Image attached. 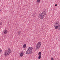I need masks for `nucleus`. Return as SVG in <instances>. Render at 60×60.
<instances>
[{"mask_svg":"<svg viewBox=\"0 0 60 60\" xmlns=\"http://www.w3.org/2000/svg\"><path fill=\"white\" fill-rule=\"evenodd\" d=\"M59 25L60 23L59 22V21H57L55 22L54 24V26L55 29H58V30H60V27L58 26H59Z\"/></svg>","mask_w":60,"mask_h":60,"instance_id":"f257e3e1","label":"nucleus"},{"mask_svg":"<svg viewBox=\"0 0 60 60\" xmlns=\"http://www.w3.org/2000/svg\"><path fill=\"white\" fill-rule=\"evenodd\" d=\"M32 49L33 48L32 47H29L26 52V54H32L33 53V52L32 51Z\"/></svg>","mask_w":60,"mask_h":60,"instance_id":"f03ea898","label":"nucleus"},{"mask_svg":"<svg viewBox=\"0 0 60 60\" xmlns=\"http://www.w3.org/2000/svg\"><path fill=\"white\" fill-rule=\"evenodd\" d=\"M46 11H44V12H42L40 15H39L38 17H39L40 19H42L46 15Z\"/></svg>","mask_w":60,"mask_h":60,"instance_id":"7ed1b4c3","label":"nucleus"},{"mask_svg":"<svg viewBox=\"0 0 60 60\" xmlns=\"http://www.w3.org/2000/svg\"><path fill=\"white\" fill-rule=\"evenodd\" d=\"M11 52V49L9 48L8 49V50H6L5 51V52L4 53V56H8L9 55Z\"/></svg>","mask_w":60,"mask_h":60,"instance_id":"20e7f679","label":"nucleus"},{"mask_svg":"<svg viewBox=\"0 0 60 60\" xmlns=\"http://www.w3.org/2000/svg\"><path fill=\"white\" fill-rule=\"evenodd\" d=\"M41 43V42H39L37 43L35 47L36 50H38L40 49Z\"/></svg>","mask_w":60,"mask_h":60,"instance_id":"39448f33","label":"nucleus"},{"mask_svg":"<svg viewBox=\"0 0 60 60\" xmlns=\"http://www.w3.org/2000/svg\"><path fill=\"white\" fill-rule=\"evenodd\" d=\"M4 34H6L7 33V30H4Z\"/></svg>","mask_w":60,"mask_h":60,"instance_id":"423d86ee","label":"nucleus"},{"mask_svg":"<svg viewBox=\"0 0 60 60\" xmlns=\"http://www.w3.org/2000/svg\"><path fill=\"white\" fill-rule=\"evenodd\" d=\"M23 54L24 53H23L21 52L20 54V56H23Z\"/></svg>","mask_w":60,"mask_h":60,"instance_id":"0eeeda50","label":"nucleus"},{"mask_svg":"<svg viewBox=\"0 0 60 60\" xmlns=\"http://www.w3.org/2000/svg\"><path fill=\"white\" fill-rule=\"evenodd\" d=\"M20 31H18L17 34H18L19 35L20 34Z\"/></svg>","mask_w":60,"mask_h":60,"instance_id":"6e6552de","label":"nucleus"},{"mask_svg":"<svg viewBox=\"0 0 60 60\" xmlns=\"http://www.w3.org/2000/svg\"><path fill=\"white\" fill-rule=\"evenodd\" d=\"M26 47V44H25L23 45V47L24 48H25Z\"/></svg>","mask_w":60,"mask_h":60,"instance_id":"1a4fd4ad","label":"nucleus"},{"mask_svg":"<svg viewBox=\"0 0 60 60\" xmlns=\"http://www.w3.org/2000/svg\"><path fill=\"white\" fill-rule=\"evenodd\" d=\"M41 55H39V56H38V59H41Z\"/></svg>","mask_w":60,"mask_h":60,"instance_id":"9d476101","label":"nucleus"},{"mask_svg":"<svg viewBox=\"0 0 60 60\" xmlns=\"http://www.w3.org/2000/svg\"><path fill=\"white\" fill-rule=\"evenodd\" d=\"M38 54L39 56L41 55V52H39Z\"/></svg>","mask_w":60,"mask_h":60,"instance_id":"9b49d317","label":"nucleus"},{"mask_svg":"<svg viewBox=\"0 0 60 60\" xmlns=\"http://www.w3.org/2000/svg\"><path fill=\"white\" fill-rule=\"evenodd\" d=\"M37 3H39L40 2V0H37Z\"/></svg>","mask_w":60,"mask_h":60,"instance_id":"f8f14e48","label":"nucleus"},{"mask_svg":"<svg viewBox=\"0 0 60 60\" xmlns=\"http://www.w3.org/2000/svg\"><path fill=\"white\" fill-rule=\"evenodd\" d=\"M51 60H54V59L53 58V57H52L51 58Z\"/></svg>","mask_w":60,"mask_h":60,"instance_id":"ddd939ff","label":"nucleus"},{"mask_svg":"<svg viewBox=\"0 0 60 60\" xmlns=\"http://www.w3.org/2000/svg\"><path fill=\"white\" fill-rule=\"evenodd\" d=\"M2 52V50L1 49H0V53H1Z\"/></svg>","mask_w":60,"mask_h":60,"instance_id":"4468645a","label":"nucleus"},{"mask_svg":"<svg viewBox=\"0 0 60 60\" xmlns=\"http://www.w3.org/2000/svg\"><path fill=\"white\" fill-rule=\"evenodd\" d=\"M0 25H2V22H1L0 23Z\"/></svg>","mask_w":60,"mask_h":60,"instance_id":"2eb2a0df","label":"nucleus"},{"mask_svg":"<svg viewBox=\"0 0 60 60\" xmlns=\"http://www.w3.org/2000/svg\"><path fill=\"white\" fill-rule=\"evenodd\" d=\"M55 6H57V4H55Z\"/></svg>","mask_w":60,"mask_h":60,"instance_id":"dca6fc26","label":"nucleus"},{"mask_svg":"<svg viewBox=\"0 0 60 60\" xmlns=\"http://www.w3.org/2000/svg\"><path fill=\"white\" fill-rule=\"evenodd\" d=\"M1 11V10H0V11Z\"/></svg>","mask_w":60,"mask_h":60,"instance_id":"f3484780","label":"nucleus"}]
</instances>
